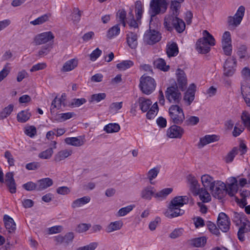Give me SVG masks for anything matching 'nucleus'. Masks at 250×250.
<instances>
[{"label": "nucleus", "mask_w": 250, "mask_h": 250, "mask_svg": "<svg viewBox=\"0 0 250 250\" xmlns=\"http://www.w3.org/2000/svg\"><path fill=\"white\" fill-rule=\"evenodd\" d=\"M201 181L203 186L205 188H210V187L213 184L215 183V181H214L213 178L208 174H205L201 177Z\"/></svg>", "instance_id": "nucleus-30"}, {"label": "nucleus", "mask_w": 250, "mask_h": 250, "mask_svg": "<svg viewBox=\"0 0 250 250\" xmlns=\"http://www.w3.org/2000/svg\"><path fill=\"white\" fill-rule=\"evenodd\" d=\"M52 47V43H49L48 44L44 46H43L42 47L41 49L38 52V56L41 57H42L44 56L47 55L49 53Z\"/></svg>", "instance_id": "nucleus-42"}, {"label": "nucleus", "mask_w": 250, "mask_h": 250, "mask_svg": "<svg viewBox=\"0 0 250 250\" xmlns=\"http://www.w3.org/2000/svg\"><path fill=\"white\" fill-rule=\"evenodd\" d=\"M106 97V94L104 93H100L98 94H94L91 96L89 100L90 103L96 102L98 103L103 100H104Z\"/></svg>", "instance_id": "nucleus-44"}, {"label": "nucleus", "mask_w": 250, "mask_h": 250, "mask_svg": "<svg viewBox=\"0 0 250 250\" xmlns=\"http://www.w3.org/2000/svg\"><path fill=\"white\" fill-rule=\"evenodd\" d=\"M140 108L143 112H146L152 104V102L148 99L144 97H140L138 99Z\"/></svg>", "instance_id": "nucleus-26"}, {"label": "nucleus", "mask_w": 250, "mask_h": 250, "mask_svg": "<svg viewBox=\"0 0 250 250\" xmlns=\"http://www.w3.org/2000/svg\"><path fill=\"white\" fill-rule=\"evenodd\" d=\"M14 105L13 104H9L7 107H5L2 111L0 113V118L3 119L9 116L13 110Z\"/></svg>", "instance_id": "nucleus-47"}, {"label": "nucleus", "mask_w": 250, "mask_h": 250, "mask_svg": "<svg viewBox=\"0 0 250 250\" xmlns=\"http://www.w3.org/2000/svg\"><path fill=\"white\" fill-rule=\"evenodd\" d=\"M230 222L228 216L224 212L219 214L217 219V225L223 232H227L230 228Z\"/></svg>", "instance_id": "nucleus-13"}, {"label": "nucleus", "mask_w": 250, "mask_h": 250, "mask_svg": "<svg viewBox=\"0 0 250 250\" xmlns=\"http://www.w3.org/2000/svg\"><path fill=\"white\" fill-rule=\"evenodd\" d=\"M120 29L119 24H116L110 28L107 32V36L108 38H112L120 33Z\"/></svg>", "instance_id": "nucleus-45"}, {"label": "nucleus", "mask_w": 250, "mask_h": 250, "mask_svg": "<svg viewBox=\"0 0 250 250\" xmlns=\"http://www.w3.org/2000/svg\"><path fill=\"white\" fill-rule=\"evenodd\" d=\"M207 225L209 230L212 233L217 235H218V234H219V229L217 228L216 226L214 224H213L210 221H208L207 223Z\"/></svg>", "instance_id": "nucleus-58"}, {"label": "nucleus", "mask_w": 250, "mask_h": 250, "mask_svg": "<svg viewBox=\"0 0 250 250\" xmlns=\"http://www.w3.org/2000/svg\"><path fill=\"white\" fill-rule=\"evenodd\" d=\"M66 144L75 146H80L84 143V138L82 136L77 137H68L65 139Z\"/></svg>", "instance_id": "nucleus-18"}, {"label": "nucleus", "mask_w": 250, "mask_h": 250, "mask_svg": "<svg viewBox=\"0 0 250 250\" xmlns=\"http://www.w3.org/2000/svg\"><path fill=\"white\" fill-rule=\"evenodd\" d=\"M98 245V244L97 242H92L90 243L89 245L79 247L76 250H95V249L97 247Z\"/></svg>", "instance_id": "nucleus-57"}, {"label": "nucleus", "mask_w": 250, "mask_h": 250, "mask_svg": "<svg viewBox=\"0 0 250 250\" xmlns=\"http://www.w3.org/2000/svg\"><path fill=\"white\" fill-rule=\"evenodd\" d=\"M54 38L55 36L51 31L45 32L37 35L34 42L36 45L44 44L50 41L53 44Z\"/></svg>", "instance_id": "nucleus-12"}, {"label": "nucleus", "mask_w": 250, "mask_h": 250, "mask_svg": "<svg viewBox=\"0 0 250 250\" xmlns=\"http://www.w3.org/2000/svg\"><path fill=\"white\" fill-rule=\"evenodd\" d=\"M102 51L99 48L93 50L90 54V59L92 61H96L102 54Z\"/></svg>", "instance_id": "nucleus-56"}, {"label": "nucleus", "mask_w": 250, "mask_h": 250, "mask_svg": "<svg viewBox=\"0 0 250 250\" xmlns=\"http://www.w3.org/2000/svg\"><path fill=\"white\" fill-rule=\"evenodd\" d=\"M167 1H151L149 13L151 17L150 25H155V17L160 13H164L167 9Z\"/></svg>", "instance_id": "nucleus-4"}, {"label": "nucleus", "mask_w": 250, "mask_h": 250, "mask_svg": "<svg viewBox=\"0 0 250 250\" xmlns=\"http://www.w3.org/2000/svg\"><path fill=\"white\" fill-rule=\"evenodd\" d=\"M199 122V118L197 116H191L187 117L185 121L187 125H195Z\"/></svg>", "instance_id": "nucleus-52"}, {"label": "nucleus", "mask_w": 250, "mask_h": 250, "mask_svg": "<svg viewBox=\"0 0 250 250\" xmlns=\"http://www.w3.org/2000/svg\"><path fill=\"white\" fill-rule=\"evenodd\" d=\"M128 45L131 49H135L138 45V34L137 32L129 31L126 34Z\"/></svg>", "instance_id": "nucleus-17"}, {"label": "nucleus", "mask_w": 250, "mask_h": 250, "mask_svg": "<svg viewBox=\"0 0 250 250\" xmlns=\"http://www.w3.org/2000/svg\"><path fill=\"white\" fill-rule=\"evenodd\" d=\"M222 44H231L230 33L229 31H226L222 36Z\"/></svg>", "instance_id": "nucleus-59"}, {"label": "nucleus", "mask_w": 250, "mask_h": 250, "mask_svg": "<svg viewBox=\"0 0 250 250\" xmlns=\"http://www.w3.org/2000/svg\"><path fill=\"white\" fill-rule=\"evenodd\" d=\"M166 50L167 55L169 58L177 56L179 52L178 46L175 42L167 44Z\"/></svg>", "instance_id": "nucleus-25"}, {"label": "nucleus", "mask_w": 250, "mask_h": 250, "mask_svg": "<svg viewBox=\"0 0 250 250\" xmlns=\"http://www.w3.org/2000/svg\"><path fill=\"white\" fill-rule=\"evenodd\" d=\"M194 194L198 195L200 200L202 203H208L211 201V197L209 193L207 191L206 188H200Z\"/></svg>", "instance_id": "nucleus-20"}, {"label": "nucleus", "mask_w": 250, "mask_h": 250, "mask_svg": "<svg viewBox=\"0 0 250 250\" xmlns=\"http://www.w3.org/2000/svg\"><path fill=\"white\" fill-rule=\"evenodd\" d=\"M123 226L121 221H115L110 223L106 229V231L111 232L115 230H119Z\"/></svg>", "instance_id": "nucleus-36"}, {"label": "nucleus", "mask_w": 250, "mask_h": 250, "mask_svg": "<svg viewBox=\"0 0 250 250\" xmlns=\"http://www.w3.org/2000/svg\"><path fill=\"white\" fill-rule=\"evenodd\" d=\"M159 172V169L156 167H154L148 171L147 176L151 184H152V181L157 176Z\"/></svg>", "instance_id": "nucleus-50"}, {"label": "nucleus", "mask_w": 250, "mask_h": 250, "mask_svg": "<svg viewBox=\"0 0 250 250\" xmlns=\"http://www.w3.org/2000/svg\"><path fill=\"white\" fill-rule=\"evenodd\" d=\"M219 139L218 136L216 135H206L200 138L199 143V147L201 148L209 143L217 141Z\"/></svg>", "instance_id": "nucleus-19"}, {"label": "nucleus", "mask_w": 250, "mask_h": 250, "mask_svg": "<svg viewBox=\"0 0 250 250\" xmlns=\"http://www.w3.org/2000/svg\"><path fill=\"white\" fill-rule=\"evenodd\" d=\"M155 192L154 188L151 186H147L144 188L141 191V197L144 199L150 200L152 196H154Z\"/></svg>", "instance_id": "nucleus-24"}, {"label": "nucleus", "mask_w": 250, "mask_h": 250, "mask_svg": "<svg viewBox=\"0 0 250 250\" xmlns=\"http://www.w3.org/2000/svg\"><path fill=\"white\" fill-rule=\"evenodd\" d=\"M120 129V126L117 123H110L104 127V130L107 133L118 132Z\"/></svg>", "instance_id": "nucleus-33"}, {"label": "nucleus", "mask_w": 250, "mask_h": 250, "mask_svg": "<svg viewBox=\"0 0 250 250\" xmlns=\"http://www.w3.org/2000/svg\"><path fill=\"white\" fill-rule=\"evenodd\" d=\"M237 148L236 147H233L226 157V163H229L233 161L234 158L237 153Z\"/></svg>", "instance_id": "nucleus-53"}, {"label": "nucleus", "mask_w": 250, "mask_h": 250, "mask_svg": "<svg viewBox=\"0 0 250 250\" xmlns=\"http://www.w3.org/2000/svg\"><path fill=\"white\" fill-rule=\"evenodd\" d=\"M188 197L187 196H176L169 204L168 208L165 215L168 218H172L183 215L185 211L180 208L188 203Z\"/></svg>", "instance_id": "nucleus-1"}, {"label": "nucleus", "mask_w": 250, "mask_h": 250, "mask_svg": "<svg viewBox=\"0 0 250 250\" xmlns=\"http://www.w3.org/2000/svg\"><path fill=\"white\" fill-rule=\"evenodd\" d=\"M172 191V188H165L161 191L155 193L154 197L159 200H163Z\"/></svg>", "instance_id": "nucleus-31"}, {"label": "nucleus", "mask_w": 250, "mask_h": 250, "mask_svg": "<svg viewBox=\"0 0 250 250\" xmlns=\"http://www.w3.org/2000/svg\"><path fill=\"white\" fill-rule=\"evenodd\" d=\"M195 91L196 85L194 83L190 84L184 97V100L188 103V105H189L194 100Z\"/></svg>", "instance_id": "nucleus-16"}, {"label": "nucleus", "mask_w": 250, "mask_h": 250, "mask_svg": "<svg viewBox=\"0 0 250 250\" xmlns=\"http://www.w3.org/2000/svg\"><path fill=\"white\" fill-rule=\"evenodd\" d=\"M237 61L233 57L227 59L223 65V75L226 77H231L236 71Z\"/></svg>", "instance_id": "nucleus-9"}, {"label": "nucleus", "mask_w": 250, "mask_h": 250, "mask_svg": "<svg viewBox=\"0 0 250 250\" xmlns=\"http://www.w3.org/2000/svg\"><path fill=\"white\" fill-rule=\"evenodd\" d=\"M31 114L28 110H22L17 115V120L20 123H25L28 121Z\"/></svg>", "instance_id": "nucleus-35"}, {"label": "nucleus", "mask_w": 250, "mask_h": 250, "mask_svg": "<svg viewBox=\"0 0 250 250\" xmlns=\"http://www.w3.org/2000/svg\"><path fill=\"white\" fill-rule=\"evenodd\" d=\"M156 86L154 79L150 76L143 75L140 79L139 87L142 92L146 95L151 94Z\"/></svg>", "instance_id": "nucleus-5"}, {"label": "nucleus", "mask_w": 250, "mask_h": 250, "mask_svg": "<svg viewBox=\"0 0 250 250\" xmlns=\"http://www.w3.org/2000/svg\"><path fill=\"white\" fill-rule=\"evenodd\" d=\"M78 65V61L75 59H71L65 62L64 64L62 70L67 72L74 69Z\"/></svg>", "instance_id": "nucleus-32"}, {"label": "nucleus", "mask_w": 250, "mask_h": 250, "mask_svg": "<svg viewBox=\"0 0 250 250\" xmlns=\"http://www.w3.org/2000/svg\"><path fill=\"white\" fill-rule=\"evenodd\" d=\"M243 220L245 221L247 220L246 216L244 213H237L236 212H234L233 213L232 220L236 224V225H238L239 223L241 222Z\"/></svg>", "instance_id": "nucleus-43"}, {"label": "nucleus", "mask_w": 250, "mask_h": 250, "mask_svg": "<svg viewBox=\"0 0 250 250\" xmlns=\"http://www.w3.org/2000/svg\"><path fill=\"white\" fill-rule=\"evenodd\" d=\"M166 97L170 103L179 104L182 96L178 86H172L167 88L166 91Z\"/></svg>", "instance_id": "nucleus-8"}, {"label": "nucleus", "mask_w": 250, "mask_h": 250, "mask_svg": "<svg viewBox=\"0 0 250 250\" xmlns=\"http://www.w3.org/2000/svg\"><path fill=\"white\" fill-rule=\"evenodd\" d=\"M183 232L182 228L175 229L169 235V237L172 239H175L181 236Z\"/></svg>", "instance_id": "nucleus-62"}, {"label": "nucleus", "mask_w": 250, "mask_h": 250, "mask_svg": "<svg viewBox=\"0 0 250 250\" xmlns=\"http://www.w3.org/2000/svg\"><path fill=\"white\" fill-rule=\"evenodd\" d=\"M161 35L158 31L154 29H151L149 27V29L146 31L144 36V40L147 44L153 45L159 42L161 39Z\"/></svg>", "instance_id": "nucleus-10"}, {"label": "nucleus", "mask_w": 250, "mask_h": 250, "mask_svg": "<svg viewBox=\"0 0 250 250\" xmlns=\"http://www.w3.org/2000/svg\"><path fill=\"white\" fill-rule=\"evenodd\" d=\"M53 184V180L49 178H45L37 181L38 191L43 190L51 186Z\"/></svg>", "instance_id": "nucleus-23"}, {"label": "nucleus", "mask_w": 250, "mask_h": 250, "mask_svg": "<svg viewBox=\"0 0 250 250\" xmlns=\"http://www.w3.org/2000/svg\"><path fill=\"white\" fill-rule=\"evenodd\" d=\"M181 4L180 1H171L170 5V10L172 14L168 16L178 17L180 12Z\"/></svg>", "instance_id": "nucleus-28"}, {"label": "nucleus", "mask_w": 250, "mask_h": 250, "mask_svg": "<svg viewBox=\"0 0 250 250\" xmlns=\"http://www.w3.org/2000/svg\"><path fill=\"white\" fill-rule=\"evenodd\" d=\"M238 189V186H232L228 185V187H226V194H228L230 196H233L237 192Z\"/></svg>", "instance_id": "nucleus-54"}, {"label": "nucleus", "mask_w": 250, "mask_h": 250, "mask_svg": "<svg viewBox=\"0 0 250 250\" xmlns=\"http://www.w3.org/2000/svg\"><path fill=\"white\" fill-rule=\"evenodd\" d=\"M209 190L212 196L218 199H222L226 195V185L221 181H216Z\"/></svg>", "instance_id": "nucleus-7"}, {"label": "nucleus", "mask_w": 250, "mask_h": 250, "mask_svg": "<svg viewBox=\"0 0 250 250\" xmlns=\"http://www.w3.org/2000/svg\"><path fill=\"white\" fill-rule=\"evenodd\" d=\"M62 104V100L61 99H58L57 97H55V98L52 102L51 107H50V112L51 114H54L55 113V108H57L59 109L61 107V105Z\"/></svg>", "instance_id": "nucleus-40"}, {"label": "nucleus", "mask_w": 250, "mask_h": 250, "mask_svg": "<svg viewBox=\"0 0 250 250\" xmlns=\"http://www.w3.org/2000/svg\"><path fill=\"white\" fill-rule=\"evenodd\" d=\"M135 12L136 15L137 21L140 20L143 13V5L141 1H136L135 3Z\"/></svg>", "instance_id": "nucleus-41"}, {"label": "nucleus", "mask_w": 250, "mask_h": 250, "mask_svg": "<svg viewBox=\"0 0 250 250\" xmlns=\"http://www.w3.org/2000/svg\"><path fill=\"white\" fill-rule=\"evenodd\" d=\"M170 121L173 124L181 125L185 119L183 109L177 104L170 106L168 109Z\"/></svg>", "instance_id": "nucleus-6"}, {"label": "nucleus", "mask_w": 250, "mask_h": 250, "mask_svg": "<svg viewBox=\"0 0 250 250\" xmlns=\"http://www.w3.org/2000/svg\"><path fill=\"white\" fill-rule=\"evenodd\" d=\"M239 229H242L243 232L247 233L250 231V222L248 220L243 222Z\"/></svg>", "instance_id": "nucleus-64"}, {"label": "nucleus", "mask_w": 250, "mask_h": 250, "mask_svg": "<svg viewBox=\"0 0 250 250\" xmlns=\"http://www.w3.org/2000/svg\"><path fill=\"white\" fill-rule=\"evenodd\" d=\"M156 67L163 71H167L169 69V66L166 64L165 61L162 58H159L154 62Z\"/></svg>", "instance_id": "nucleus-38"}, {"label": "nucleus", "mask_w": 250, "mask_h": 250, "mask_svg": "<svg viewBox=\"0 0 250 250\" xmlns=\"http://www.w3.org/2000/svg\"><path fill=\"white\" fill-rule=\"evenodd\" d=\"M187 179L188 184L190 186V190L193 194L200 188L198 181L193 175L192 174L188 175Z\"/></svg>", "instance_id": "nucleus-21"}, {"label": "nucleus", "mask_w": 250, "mask_h": 250, "mask_svg": "<svg viewBox=\"0 0 250 250\" xmlns=\"http://www.w3.org/2000/svg\"><path fill=\"white\" fill-rule=\"evenodd\" d=\"M53 153L52 148H49L39 153V157L41 159H48L52 156Z\"/></svg>", "instance_id": "nucleus-51"}, {"label": "nucleus", "mask_w": 250, "mask_h": 250, "mask_svg": "<svg viewBox=\"0 0 250 250\" xmlns=\"http://www.w3.org/2000/svg\"><path fill=\"white\" fill-rule=\"evenodd\" d=\"M241 119L244 125L250 131V115L246 111L243 112Z\"/></svg>", "instance_id": "nucleus-46"}, {"label": "nucleus", "mask_w": 250, "mask_h": 250, "mask_svg": "<svg viewBox=\"0 0 250 250\" xmlns=\"http://www.w3.org/2000/svg\"><path fill=\"white\" fill-rule=\"evenodd\" d=\"M74 237V233L72 232L67 233L64 236V244L68 245L72 242Z\"/></svg>", "instance_id": "nucleus-61"}, {"label": "nucleus", "mask_w": 250, "mask_h": 250, "mask_svg": "<svg viewBox=\"0 0 250 250\" xmlns=\"http://www.w3.org/2000/svg\"><path fill=\"white\" fill-rule=\"evenodd\" d=\"M247 54V47L245 45H241L238 48L237 55L240 58H244Z\"/></svg>", "instance_id": "nucleus-63"}, {"label": "nucleus", "mask_w": 250, "mask_h": 250, "mask_svg": "<svg viewBox=\"0 0 250 250\" xmlns=\"http://www.w3.org/2000/svg\"><path fill=\"white\" fill-rule=\"evenodd\" d=\"M90 201V198L89 196H84L82 198L74 200L71 205L73 208L81 207L82 206L88 203Z\"/></svg>", "instance_id": "nucleus-27"}, {"label": "nucleus", "mask_w": 250, "mask_h": 250, "mask_svg": "<svg viewBox=\"0 0 250 250\" xmlns=\"http://www.w3.org/2000/svg\"><path fill=\"white\" fill-rule=\"evenodd\" d=\"M22 188L27 191L36 190L38 191L37 182L36 183L30 181L22 185Z\"/></svg>", "instance_id": "nucleus-49"}, {"label": "nucleus", "mask_w": 250, "mask_h": 250, "mask_svg": "<svg viewBox=\"0 0 250 250\" xmlns=\"http://www.w3.org/2000/svg\"><path fill=\"white\" fill-rule=\"evenodd\" d=\"M3 221L5 228L8 230L9 233L14 232L16 229V224L14 220L7 215H4L3 217Z\"/></svg>", "instance_id": "nucleus-22"}, {"label": "nucleus", "mask_w": 250, "mask_h": 250, "mask_svg": "<svg viewBox=\"0 0 250 250\" xmlns=\"http://www.w3.org/2000/svg\"><path fill=\"white\" fill-rule=\"evenodd\" d=\"M133 62L130 60L123 61L121 62L118 63L116 65L117 68L120 70H125L133 65Z\"/></svg>", "instance_id": "nucleus-39"}, {"label": "nucleus", "mask_w": 250, "mask_h": 250, "mask_svg": "<svg viewBox=\"0 0 250 250\" xmlns=\"http://www.w3.org/2000/svg\"><path fill=\"white\" fill-rule=\"evenodd\" d=\"M24 132L27 136L33 138L37 133L36 128L34 126H28L25 128Z\"/></svg>", "instance_id": "nucleus-55"}, {"label": "nucleus", "mask_w": 250, "mask_h": 250, "mask_svg": "<svg viewBox=\"0 0 250 250\" xmlns=\"http://www.w3.org/2000/svg\"><path fill=\"white\" fill-rule=\"evenodd\" d=\"M177 79L178 88H179L182 91H184L187 88V80L184 71L180 69H177Z\"/></svg>", "instance_id": "nucleus-15"}, {"label": "nucleus", "mask_w": 250, "mask_h": 250, "mask_svg": "<svg viewBox=\"0 0 250 250\" xmlns=\"http://www.w3.org/2000/svg\"><path fill=\"white\" fill-rule=\"evenodd\" d=\"M245 10L244 6H240L233 17L230 16L228 17V22L229 25L233 27H236L239 25L243 19Z\"/></svg>", "instance_id": "nucleus-11"}, {"label": "nucleus", "mask_w": 250, "mask_h": 250, "mask_svg": "<svg viewBox=\"0 0 250 250\" xmlns=\"http://www.w3.org/2000/svg\"><path fill=\"white\" fill-rule=\"evenodd\" d=\"M72 20L74 22H78L80 20L81 11L78 8H74L72 13Z\"/></svg>", "instance_id": "nucleus-60"}, {"label": "nucleus", "mask_w": 250, "mask_h": 250, "mask_svg": "<svg viewBox=\"0 0 250 250\" xmlns=\"http://www.w3.org/2000/svg\"><path fill=\"white\" fill-rule=\"evenodd\" d=\"M184 130L181 126L174 124L167 131V135L170 138H181Z\"/></svg>", "instance_id": "nucleus-14"}, {"label": "nucleus", "mask_w": 250, "mask_h": 250, "mask_svg": "<svg viewBox=\"0 0 250 250\" xmlns=\"http://www.w3.org/2000/svg\"><path fill=\"white\" fill-rule=\"evenodd\" d=\"M203 35L196 42V49L200 53L206 54L210 51V46L215 45V39L207 30L203 31Z\"/></svg>", "instance_id": "nucleus-2"}, {"label": "nucleus", "mask_w": 250, "mask_h": 250, "mask_svg": "<svg viewBox=\"0 0 250 250\" xmlns=\"http://www.w3.org/2000/svg\"><path fill=\"white\" fill-rule=\"evenodd\" d=\"M191 244L195 247H204L207 243V238L203 236L192 239L190 240Z\"/></svg>", "instance_id": "nucleus-37"}, {"label": "nucleus", "mask_w": 250, "mask_h": 250, "mask_svg": "<svg viewBox=\"0 0 250 250\" xmlns=\"http://www.w3.org/2000/svg\"><path fill=\"white\" fill-rule=\"evenodd\" d=\"M164 26L169 31H172L173 29L179 33H182L186 28L184 21L178 17L167 16L164 20Z\"/></svg>", "instance_id": "nucleus-3"}, {"label": "nucleus", "mask_w": 250, "mask_h": 250, "mask_svg": "<svg viewBox=\"0 0 250 250\" xmlns=\"http://www.w3.org/2000/svg\"><path fill=\"white\" fill-rule=\"evenodd\" d=\"M50 16L51 15L50 14H44L35 19V20L30 21V23L33 25L42 24L46 21H49Z\"/></svg>", "instance_id": "nucleus-34"}, {"label": "nucleus", "mask_w": 250, "mask_h": 250, "mask_svg": "<svg viewBox=\"0 0 250 250\" xmlns=\"http://www.w3.org/2000/svg\"><path fill=\"white\" fill-rule=\"evenodd\" d=\"M134 208L135 205H129L125 207L122 208L119 210L118 212V215L119 216H124L131 211Z\"/></svg>", "instance_id": "nucleus-48"}, {"label": "nucleus", "mask_w": 250, "mask_h": 250, "mask_svg": "<svg viewBox=\"0 0 250 250\" xmlns=\"http://www.w3.org/2000/svg\"><path fill=\"white\" fill-rule=\"evenodd\" d=\"M72 153L71 150L64 149L62 150L57 153L55 155V160L57 162L62 161L68 156H70Z\"/></svg>", "instance_id": "nucleus-29"}]
</instances>
